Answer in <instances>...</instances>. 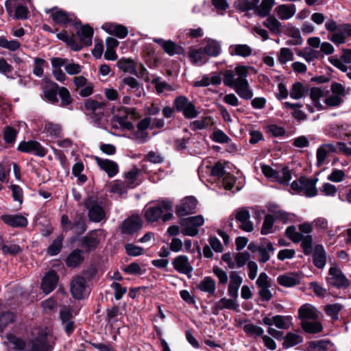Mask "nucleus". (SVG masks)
Segmentation results:
<instances>
[{"instance_id": "nucleus-41", "label": "nucleus", "mask_w": 351, "mask_h": 351, "mask_svg": "<svg viewBox=\"0 0 351 351\" xmlns=\"http://www.w3.org/2000/svg\"><path fill=\"white\" fill-rule=\"evenodd\" d=\"M128 115L125 117H121L118 114L114 115L112 119V121L118 123L120 128L123 130L134 131V126L130 121H126Z\"/></svg>"}, {"instance_id": "nucleus-22", "label": "nucleus", "mask_w": 351, "mask_h": 351, "mask_svg": "<svg viewBox=\"0 0 351 351\" xmlns=\"http://www.w3.org/2000/svg\"><path fill=\"white\" fill-rule=\"evenodd\" d=\"M59 88L60 86L57 83L51 80L46 81L45 85L43 87V93L46 99L52 104L58 103V99L57 95Z\"/></svg>"}, {"instance_id": "nucleus-24", "label": "nucleus", "mask_w": 351, "mask_h": 351, "mask_svg": "<svg viewBox=\"0 0 351 351\" xmlns=\"http://www.w3.org/2000/svg\"><path fill=\"white\" fill-rule=\"evenodd\" d=\"M30 351H51L47 333H39L32 340Z\"/></svg>"}, {"instance_id": "nucleus-56", "label": "nucleus", "mask_w": 351, "mask_h": 351, "mask_svg": "<svg viewBox=\"0 0 351 351\" xmlns=\"http://www.w3.org/2000/svg\"><path fill=\"white\" fill-rule=\"evenodd\" d=\"M17 131L12 127L7 126L3 134V139L7 144H13L16 138Z\"/></svg>"}, {"instance_id": "nucleus-35", "label": "nucleus", "mask_w": 351, "mask_h": 351, "mask_svg": "<svg viewBox=\"0 0 351 351\" xmlns=\"http://www.w3.org/2000/svg\"><path fill=\"white\" fill-rule=\"evenodd\" d=\"M64 239L62 234L58 236L47 247V254L51 256L58 255L62 250Z\"/></svg>"}, {"instance_id": "nucleus-9", "label": "nucleus", "mask_w": 351, "mask_h": 351, "mask_svg": "<svg viewBox=\"0 0 351 351\" xmlns=\"http://www.w3.org/2000/svg\"><path fill=\"white\" fill-rule=\"evenodd\" d=\"M17 150L23 153L34 154L39 157H44L47 154V149L39 142L33 140L21 141L18 145Z\"/></svg>"}, {"instance_id": "nucleus-40", "label": "nucleus", "mask_w": 351, "mask_h": 351, "mask_svg": "<svg viewBox=\"0 0 351 351\" xmlns=\"http://www.w3.org/2000/svg\"><path fill=\"white\" fill-rule=\"evenodd\" d=\"M106 106V102H100L91 98L86 99L84 101V108L86 110L90 111L91 112H95L100 109L104 110Z\"/></svg>"}, {"instance_id": "nucleus-52", "label": "nucleus", "mask_w": 351, "mask_h": 351, "mask_svg": "<svg viewBox=\"0 0 351 351\" xmlns=\"http://www.w3.org/2000/svg\"><path fill=\"white\" fill-rule=\"evenodd\" d=\"M204 52L209 56L216 57L220 53V45L215 42L208 43L204 49Z\"/></svg>"}, {"instance_id": "nucleus-18", "label": "nucleus", "mask_w": 351, "mask_h": 351, "mask_svg": "<svg viewBox=\"0 0 351 351\" xmlns=\"http://www.w3.org/2000/svg\"><path fill=\"white\" fill-rule=\"evenodd\" d=\"M48 14L51 12V17L53 21L57 25L66 27L69 23L72 21V19L69 18V14L66 12L58 9L57 7H54L46 11Z\"/></svg>"}, {"instance_id": "nucleus-34", "label": "nucleus", "mask_w": 351, "mask_h": 351, "mask_svg": "<svg viewBox=\"0 0 351 351\" xmlns=\"http://www.w3.org/2000/svg\"><path fill=\"white\" fill-rule=\"evenodd\" d=\"M252 48L247 45H232L229 47V53L232 56L248 57L252 54Z\"/></svg>"}, {"instance_id": "nucleus-50", "label": "nucleus", "mask_w": 351, "mask_h": 351, "mask_svg": "<svg viewBox=\"0 0 351 351\" xmlns=\"http://www.w3.org/2000/svg\"><path fill=\"white\" fill-rule=\"evenodd\" d=\"M210 138L214 142L218 143H228L231 141V138L221 130L214 131Z\"/></svg>"}, {"instance_id": "nucleus-54", "label": "nucleus", "mask_w": 351, "mask_h": 351, "mask_svg": "<svg viewBox=\"0 0 351 351\" xmlns=\"http://www.w3.org/2000/svg\"><path fill=\"white\" fill-rule=\"evenodd\" d=\"M211 117H204L202 120H195L191 122L190 127L193 131L206 129L209 125Z\"/></svg>"}, {"instance_id": "nucleus-12", "label": "nucleus", "mask_w": 351, "mask_h": 351, "mask_svg": "<svg viewBox=\"0 0 351 351\" xmlns=\"http://www.w3.org/2000/svg\"><path fill=\"white\" fill-rule=\"evenodd\" d=\"M154 42L158 44L164 50V51L170 56L174 55H184L185 50L180 45H178L175 42L168 40H165L162 38H154Z\"/></svg>"}, {"instance_id": "nucleus-31", "label": "nucleus", "mask_w": 351, "mask_h": 351, "mask_svg": "<svg viewBox=\"0 0 351 351\" xmlns=\"http://www.w3.org/2000/svg\"><path fill=\"white\" fill-rule=\"evenodd\" d=\"M117 66L120 70L125 73H130L131 74L137 75L136 63L134 60L131 58H121L117 61Z\"/></svg>"}, {"instance_id": "nucleus-46", "label": "nucleus", "mask_w": 351, "mask_h": 351, "mask_svg": "<svg viewBox=\"0 0 351 351\" xmlns=\"http://www.w3.org/2000/svg\"><path fill=\"white\" fill-rule=\"evenodd\" d=\"M125 253L130 256H138L143 254L145 252L142 247L136 245L133 243H127L125 245Z\"/></svg>"}, {"instance_id": "nucleus-29", "label": "nucleus", "mask_w": 351, "mask_h": 351, "mask_svg": "<svg viewBox=\"0 0 351 351\" xmlns=\"http://www.w3.org/2000/svg\"><path fill=\"white\" fill-rule=\"evenodd\" d=\"M234 90L243 99L250 100L253 97V91L250 89L247 80H239Z\"/></svg>"}, {"instance_id": "nucleus-43", "label": "nucleus", "mask_w": 351, "mask_h": 351, "mask_svg": "<svg viewBox=\"0 0 351 351\" xmlns=\"http://www.w3.org/2000/svg\"><path fill=\"white\" fill-rule=\"evenodd\" d=\"M243 331L249 336L263 337L264 335V330L258 326L253 324H247L243 326Z\"/></svg>"}, {"instance_id": "nucleus-47", "label": "nucleus", "mask_w": 351, "mask_h": 351, "mask_svg": "<svg viewBox=\"0 0 351 351\" xmlns=\"http://www.w3.org/2000/svg\"><path fill=\"white\" fill-rule=\"evenodd\" d=\"M242 79H235L234 75L231 70H226L223 74V83L226 86L234 88L237 87L238 82Z\"/></svg>"}, {"instance_id": "nucleus-61", "label": "nucleus", "mask_w": 351, "mask_h": 351, "mask_svg": "<svg viewBox=\"0 0 351 351\" xmlns=\"http://www.w3.org/2000/svg\"><path fill=\"white\" fill-rule=\"evenodd\" d=\"M12 191V195L14 201L19 202L22 204L23 202V189L17 184H12L10 186Z\"/></svg>"}, {"instance_id": "nucleus-4", "label": "nucleus", "mask_w": 351, "mask_h": 351, "mask_svg": "<svg viewBox=\"0 0 351 351\" xmlns=\"http://www.w3.org/2000/svg\"><path fill=\"white\" fill-rule=\"evenodd\" d=\"M204 219L202 215H199L186 218H180L178 223L184 228L181 232L186 236L195 237L198 234V228L203 226Z\"/></svg>"}, {"instance_id": "nucleus-7", "label": "nucleus", "mask_w": 351, "mask_h": 351, "mask_svg": "<svg viewBox=\"0 0 351 351\" xmlns=\"http://www.w3.org/2000/svg\"><path fill=\"white\" fill-rule=\"evenodd\" d=\"M328 274L330 277L326 278V282L330 285L337 289H347L350 286V281L336 265L330 267Z\"/></svg>"}, {"instance_id": "nucleus-8", "label": "nucleus", "mask_w": 351, "mask_h": 351, "mask_svg": "<svg viewBox=\"0 0 351 351\" xmlns=\"http://www.w3.org/2000/svg\"><path fill=\"white\" fill-rule=\"evenodd\" d=\"M197 199L194 196L185 197L176 206V214L181 217L194 214L197 212Z\"/></svg>"}, {"instance_id": "nucleus-42", "label": "nucleus", "mask_w": 351, "mask_h": 351, "mask_svg": "<svg viewBox=\"0 0 351 351\" xmlns=\"http://www.w3.org/2000/svg\"><path fill=\"white\" fill-rule=\"evenodd\" d=\"M343 306L340 304L336 303L332 304H327L325 306V313L327 315L330 316L334 321L338 319L339 312L342 310Z\"/></svg>"}, {"instance_id": "nucleus-45", "label": "nucleus", "mask_w": 351, "mask_h": 351, "mask_svg": "<svg viewBox=\"0 0 351 351\" xmlns=\"http://www.w3.org/2000/svg\"><path fill=\"white\" fill-rule=\"evenodd\" d=\"M275 218L273 215L267 214L265 216L261 230L262 235H267L271 232Z\"/></svg>"}, {"instance_id": "nucleus-55", "label": "nucleus", "mask_w": 351, "mask_h": 351, "mask_svg": "<svg viewBox=\"0 0 351 351\" xmlns=\"http://www.w3.org/2000/svg\"><path fill=\"white\" fill-rule=\"evenodd\" d=\"M1 249L4 254H10L12 256H16L23 250L20 245L16 244H12L10 245L1 244Z\"/></svg>"}, {"instance_id": "nucleus-13", "label": "nucleus", "mask_w": 351, "mask_h": 351, "mask_svg": "<svg viewBox=\"0 0 351 351\" xmlns=\"http://www.w3.org/2000/svg\"><path fill=\"white\" fill-rule=\"evenodd\" d=\"M59 280V276L53 269H50L43 276L40 287L43 293L49 294L52 292L56 287Z\"/></svg>"}, {"instance_id": "nucleus-60", "label": "nucleus", "mask_w": 351, "mask_h": 351, "mask_svg": "<svg viewBox=\"0 0 351 351\" xmlns=\"http://www.w3.org/2000/svg\"><path fill=\"white\" fill-rule=\"evenodd\" d=\"M250 254L247 251L243 252H239L235 256V263L238 268L243 267L246 263L250 261Z\"/></svg>"}, {"instance_id": "nucleus-63", "label": "nucleus", "mask_w": 351, "mask_h": 351, "mask_svg": "<svg viewBox=\"0 0 351 351\" xmlns=\"http://www.w3.org/2000/svg\"><path fill=\"white\" fill-rule=\"evenodd\" d=\"M9 341L18 350H23L26 347L25 341L21 337H18L14 335H10L8 337Z\"/></svg>"}, {"instance_id": "nucleus-23", "label": "nucleus", "mask_w": 351, "mask_h": 351, "mask_svg": "<svg viewBox=\"0 0 351 351\" xmlns=\"http://www.w3.org/2000/svg\"><path fill=\"white\" fill-rule=\"evenodd\" d=\"M103 29L109 34L121 39L125 38L128 34V28L121 24L107 23H105Z\"/></svg>"}, {"instance_id": "nucleus-49", "label": "nucleus", "mask_w": 351, "mask_h": 351, "mask_svg": "<svg viewBox=\"0 0 351 351\" xmlns=\"http://www.w3.org/2000/svg\"><path fill=\"white\" fill-rule=\"evenodd\" d=\"M293 53L289 48L283 47L280 50L278 60L282 64H286L288 61L293 60Z\"/></svg>"}, {"instance_id": "nucleus-53", "label": "nucleus", "mask_w": 351, "mask_h": 351, "mask_svg": "<svg viewBox=\"0 0 351 351\" xmlns=\"http://www.w3.org/2000/svg\"><path fill=\"white\" fill-rule=\"evenodd\" d=\"M58 94L62 100V106H66L72 104L73 99L71 98V94L66 88L63 86L60 87Z\"/></svg>"}, {"instance_id": "nucleus-20", "label": "nucleus", "mask_w": 351, "mask_h": 351, "mask_svg": "<svg viewBox=\"0 0 351 351\" xmlns=\"http://www.w3.org/2000/svg\"><path fill=\"white\" fill-rule=\"evenodd\" d=\"M84 261V250L82 249H75L67 256L65 263L70 268H77Z\"/></svg>"}, {"instance_id": "nucleus-39", "label": "nucleus", "mask_w": 351, "mask_h": 351, "mask_svg": "<svg viewBox=\"0 0 351 351\" xmlns=\"http://www.w3.org/2000/svg\"><path fill=\"white\" fill-rule=\"evenodd\" d=\"M263 25L268 28L272 33L276 34L280 33V27L281 23L273 15L268 16L267 19L263 22Z\"/></svg>"}, {"instance_id": "nucleus-21", "label": "nucleus", "mask_w": 351, "mask_h": 351, "mask_svg": "<svg viewBox=\"0 0 351 351\" xmlns=\"http://www.w3.org/2000/svg\"><path fill=\"white\" fill-rule=\"evenodd\" d=\"M298 318L303 321L316 320L318 318L316 308L310 304L302 305L298 311Z\"/></svg>"}, {"instance_id": "nucleus-17", "label": "nucleus", "mask_w": 351, "mask_h": 351, "mask_svg": "<svg viewBox=\"0 0 351 351\" xmlns=\"http://www.w3.org/2000/svg\"><path fill=\"white\" fill-rule=\"evenodd\" d=\"M195 289L206 293L208 297L216 296V282L210 276H205L199 282L195 283Z\"/></svg>"}, {"instance_id": "nucleus-27", "label": "nucleus", "mask_w": 351, "mask_h": 351, "mask_svg": "<svg viewBox=\"0 0 351 351\" xmlns=\"http://www.w3.org/2000/svg\"><path fill=\"white\" fill-rule=\"evenodd\" d=\"M326 262V254L322 245L317 244L313 253V263L318 269H322Z\"/></svg>"}, {"instance_id": "nucleus-6", "label": "nucleus", "mask_w": 351, "mask_h": 351, "mask_svg": "<svg viewBox=\"0 0 351 351\" xmlns=\"http://www.w3.org/2000/svg\"><path fill=\"white\" fill-rule=\"evenodd\" d=\"M84 206L88 210V216L90 221L100 222L105 218L104 208L94 197H88L84 201Z\"/></svg>"}, {"instance_id": "nucleus-48", "label": "nucleus", "mask_w": 351, "mask_h": 351, "mask_svg": "<svg viewBox=\"0 0 351 351\" xmlns=\"http://www.w3.org/2000/svg\"><path fill=\"white\" fill-rule=\"evenodd\" d=\"M291 180V172L287 166H285L279 171V178H277V182L283 185H289Z\"/></svg>"}, {"instance_id": "nucleus-26", "label": "nucleus", "mask_w": 351, "mask_h": 351, "mask_svg": "<svg viewBox=\"0 0 351 351\" xmlns=\"http://www.w3.org/2000/svg\"><path fill=\"white\" fill-rule=\"evenodd\" d=\"M277 282L284 287H293L299 285L300 280L298 273L291 272L278 276Z\"/></svg>"}, {"instance_id": "nucleus-32", "label": "nucleus", "mask_w": 351, "mask_h": 351, "mask_svg": "<svg viewBox=\"0 0 351 351\" xmlns=\"http://www.w3.org/2000/svg\"><path fill=\"white\" fill-rule=\"evenodd\" d=\"M302 329L308 334H317L323 330V326L320 322L316 320L303 321L300 322Z\"/></svg>"}, {"instance_id": "nucleus-33", "label": "nucleus", "mask_w": 351, "mask_h": 351, "mask_svg": "<svg viewBox=\"0 0 351 351\" xmlns=\"http://www.w3.org/2000/svg\"><path fill=\"white\" fill-rule=\"evenodd\" d=\"M309 88L302 82H297L292 85L290 97L294 99H299L308 94Z\"/></svg>"}, {"instance_id": "nucleus-3", "label": "nucleus", "mask_w": 351, "mask_h": 351, "mask_svg": "<svg viewBox=\"0 0 351 351\" xmlns=\"http://www.w3.org/2000/svg\"><path fill=\"white\" fill-rule=\"evenodd\" d=\"M317 178H308L301 176L298 180H294L291 188L298 194L303 193L307 197H315L317 195L316 183Z\"/></svg>"}, {"instance_id": "nucleus-58", "label": "nucleus", "mask_w": 351, "mask_h": 351, "mask_svg": "<svg viewBox=\"0 0 351 351\" xmlns=\"http://www.w3.org/2000/svg\"><path fill=\"white\" fill-rule=\"evenodd\" d=\"M234 5L237 10L243 12L254 10L256 6L254 3H251L249 0H237Z\"/></svg>"}, {"instance_id": "nucleus-44", "label": "nucleus", "mask_w": 351, "mask_h": 351, "mask_svg": "<svg viewBox=\"0 0 351 351\" xmlns=\"http://www.w3.org/2000/svg\"><path fill=\"white\" fill-rule=\"evenodd\" d=\"M16 315L11 311L3 312L0 315V330H3L9 324L15 322Z\"/></svg>"}, {"instance_id": "nucleus-64", "label": "nucleus", "mask_w": 351, "mask_h": 351, "mask_svg": "<svg viewBox=\"0 0 351 351\" xmlns=\"http://www.w3.org/2000/svg\"><path fill=\"white\" fill-rule=\"evenodd\" d=\"M226 173L223 165L218 161L211 168L210 175L213 177L221 178Z\"/></svg>"}, {"instance_id": "nucleus-16", "label": "nucleus", "mask_w": 351, "mask_h": 351, "mask_svg": "<svg viewBox=\"0 0 351 351\" xmlns=\"http://www.w3.org/2000/svg\"><path fill=\"white\" fill-rule=\"evenodd\" d=\"M172 265L178 272L180 274L189 275L193 271V267L191 265L189 258L186 255H179L176 256L172 261Z\"/></svg>"}, {"instance_id": "nucleus-25", "label": "nucleus", "mask_w": 351, "mask_h": 351, "mask_svg": "<svg viewBox=\"0 0 351 351\" xmlns=\"http://www.w3.org/2000/svg\"><path fill=\"white\" fill-rule=\"evenodd\" d=\"M289 319L290 316L277 315L272 317V318L265 317L263 318L261 322H259V323L269 326L274 324L276 327L280 329H288L289 325L285 321Z\"/></svg>"}, {"instance_id": "nucleus-62", "label": "nucleus", "mask_w": 351, "mask_h": 351, "mask_svg": "<svg viewBox=\"0 0 351 351\" xmlns=\"http://www.w3.org/2000/svg\"><path fill=\"white\" fill-rule=\"evenodd\" d=\"M47 132L51 136L59 138L61 136L62 128L60 125L49 123L45 125Z\"/></svg>"}, {"instance_id": "nucleus-19", "label": "nucleus", "mask_w": 351, "mask_h": 351, "mask_svg": "<svg viewBox=\"0 0 351 351\" xmlns=\"http://www.w3.org/2000/svg\"><path fill=\"white\" fill-rule=\"evenodd\" d=\"M95 160L97 165L108 174L109 178H112L117 174L119 166L116 162L99 157H96Z\"/></svg>"}, {"instance_id": "nucleus-30", "label": "nucleus", "mask_w": 351, "mask_h": 351, "mask_svg": "<svg viewBox=\"0 0 351 351\" xmlns=\"http://www.w3.org/2000/svg\"><path fill=\"white\" fill-rule=\"evenodd\" d=\"M275 11L281 20H287L294 16L296 8L294 4H282L276 7Z\"/></svg>"}, {"instance_id": "nucleus-57", "label": "nucleus", "mask_w": 351, "mask_h": 351, "mask_svg": "<svg viewBox=\"0 0 351 351\" xmlns=\"http://www.w3.org/2000/svg\"><path fill=\"white\" fill-rule=\"evenodd\" d=\"M301 247L302 248L303 252L305 255H310L312 253L313 250V237L311 235H306L303 237L301 241Z\"/></svg>"}, {"instance_id": "nucleus-5", "label": "nucleus", "mask_w": 351, "mask_h": 351, "mask_svg": "<svg viewBox=\"0 0 351 351\" xmlns=\"http://www.w3.org/2000/svg\"><path fill=\"white\" fill-rule=\"evenodd\" d=\"M173 203L168 199L160 201L156 206L147 208L145 211V218L147 221L156 222L161 218L164 211H172Z\"/></svg>"}, {"instance_id": "nucleus-38", "label": "nucleus", "mask_w": 351, "mask_h": 351, "mask_svg": "<svg viewBox=\"0 0 351 351\" xmlns=\"http://www.w3.org/2000/svg\"><path fill=\"white\" fill-rule=\"evenodd\" d=\"M326 147L329 148L330 152H332L335 150V147L332 144H328L324 146L323 145L319 147L317 150V166L318 167L323 165L326 158L328 151L326 150Z\"/></svg>"}, {"instance_id": "nucleus-28", "label": "nucleus", "mask_w": 351, "mask_h": 351, "mask_svg": "<svg viewBox=\"0 0 351 351\" xmlns=\"http://www.w3.org/2000/svg\"><path fill=\"white\" fill-rule=\"evenodd\" d=\"M86 219L83 213H77L71 226V230L77 236L82 235L87 230Z\"/></svg>"}, {"instance_id": "nucleus-36", "label": "nucleus", "mask_w": 351, "mask_h": 351, "mask_svg": "<svg viewBox=\"0 0 351 351\" xmlns=\"http://www.w3.org/2000/svg\"><path fill=\"white\" fill-rule=\"evenodd\" d=\"M303 341V337L299 335L289 332L284 337L282 343L283 348H289L293 347Z\"/></svg>"}, {"instance_id": "nucleus-11", "label": "nucleus", "mask_w": 351, "mask_h": 351, "mask_svg": "<svg viewBox=\"0 0 351 351\" xmlns=\"http://www.w3.org/2000/svg\"><path fill=\"white\" fill-rule=\"evenodd\" d=\"M86 288V282L83 276L76 275L73 277L70 284V290L74 299L77 300L84 299Z\"/></svg>"}, {"instance_id": "nucleus-59", "label": "nucleus", "mask_w": 351, "mask_h": 351, "mask_svg": "<svg viewBox=\"0 0 351 351\" xmlns=\"http://www.w3.org/2000/svg\"><path fill=\"white\" fill-rule=\"evenodd\" d=\"M221 178L225 189L232 190L236 183L237 178L230 173L226 172Z\"/></svg>"}, {"instance_id": "nucleus-14", "label": "nucleus", "mask_w": 351, "mask_h": 351, "mask_svg": "<svg viewBox=\"0 0 351 351\" xmlns=\"http://www.w3.org/2000/svg\"><path fill=\"white\" fill-rule=\"evenodd\" d=\"M142 228V221L137 216L125 219L121 225V232L123 234L132 235Z\"/></svg>"}, {"instance_id": "nucleus-2", "label": "nucleus", "mask_w": 351, "mask_h": 351, "mask_svg": "<svg viewBox=\"0 0 351 351\" xmlns=\"http://www.w3.org/2000/svg\"><path fill=\"white\" fill-rule=\"evenodd\" d=\"M182 112L187 119H192L198 116L199 112L196 109L195 104L186 96L179 95L173 102V107L165 106L162 109V114L165 118L173 119L175 112Z\"/></svg>"}, {"instance_id": "nucleus-15", "label": "nucleus", "mask_w": 351, "mask_h": 351, "mask_svg": "<svg viewBox=\"0 0 351 351\" xmlns=\"http://www.w3.org/2000/svg\"><path fill=\"white\" fill-rule=\"evenodd\" d=\"M1 220L12 228H25L28 224L27 219L21 215L5 214L1 216Z\"/></svg>"}, {"instance_id": "nucleus-10", "label": "nucleus", "mask_w": 351, "mask_h": 351, "mask_svg": "<svg viewBox=\"0 0 351 351\" xmlns=\"http://www.w3.org/2000/svg\"><path fill=\"white\" fill-rule=\"evenodd\" d=\"M94 232L95 230H91L86 235L81 237L76 236L72 237L71 238V242L73 243L76 241H79L80 242V246L84 249V254H89L95 251L99 244V240L97 237L90 236V234Z\"/></svg>"}, {"instance_id": "nucleus-37", "label": "nucleus", "mask_w": 351, "mask_h": 351, "mask_svg": "<svg viewBox=\"0 0 351 351\" xmlns=\"http://www.w3.org/2000/svg\"><path fill=\"white\" fill-rule=\"evenodd\" d=\"M189 57L193 63L197 64H203L206 62V54L202 48L198 49L191 48Z\"/></svg>"}, {"instance_id": "nucleus-51", "label": "nucleus", "mask_w": 351, "mask_h": 351, "mask_svg": "<svg viewBox=\"0 0 351 351\" xmlns=\"http://www.w3.org/2000/svg\"><path fill=\"white\" fill-rule=\"evenodd\" d=\"M261 169L266 178L277 181V178H279V171L274 169L268 165H261Z\"/></svg>"}, {"instance_id": "nucleus-1", "label": "nucleus", "mask_w": 351, "mask_h": 351, "mask_svg": "<svg viewBox=\"0 0 351 351\" xmlns=\"http://www.w3.org/2000/svg\"><path fill=\"white\" fill-rule=\"evenodd\" d=\"M73 26L76 31L75 34L69 36L67 31L62 30L56 34V37L74 51H79L84 47L90 46L94 34L93 28L88 24L83 25L80 19H76Z\"/></svg>"}]
</instances>
